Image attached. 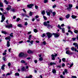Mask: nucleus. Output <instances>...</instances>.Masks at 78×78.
<instances>
[{
    "label": "nucleus",
    "instance_id": "1",
    "mask_svg": "<svg viewBox=\"0 0 78 78\" xmlns=\"http://www.w3.org/2000/svg\"><path fill=\"white\" fill-rule=\"evenodd\" d=\"M50 23V21H47V22H45L44 23V25L47 27L48 28L51 27V25L49 24L48 23Z\"/></svg>",
    "mask_w": 78,
    "mask_h": 78
},
{
    "label": "nucleus",
    "instance_id": "2",
    "mask_svg": "<svg viewBox=\"0 0 78 78\" xmlns=\"http://www.w3.org/2000/svg\"><path fill=\"white\" fill-rule=\"evenodd\" d=\"M46 35H47V36L48 37V38L49 39V38H50L51 36H52V35L53 34H52L51 33H46Z\"/></svg>",
    "mask_w": 78,
    "mask_h": 78
},
{
    "label": "nucleus",
    "instance_id": "3",
    "mask_svg": "<svg viewBox=\"0 0 78 78\" xmlns=\"http://www.w3.org/2000/svg\"><path fill=\"white\" fill-rule=\"evenodd\" d=\"M5 27L6 28H10L12 27V25L11 24H10L9 25H5Z\"/></svg>",
    "mask_w": 78,
    "mask_h": 78
},
{
    "label": "nucleus",
    "instance_id": "4",
    "mask_svg": "<svg viewBox=\"0 0 78 78\" xmlns=\"http://www.w3.org/2000/svg\"><path fill=\"white\" fill-rule=\"evenodd\" d=\"M53 35L55 37H58L59 36V33H53Z\"/></svg>",
    "mask_w": 78,
    "mask_h": 78
},
{
    "label": "nucleus",
    "instance_id": "5",
    "mask_svg": "<svg viewBox=\"0 0 78 78\" xmlns=\"http://www.w3.org/2000/svg\"><path fill=\"white\" fill-rule=\"evenodd\" d=\"M5 20V15H2V20H1V22H3L4 20Z\"/></svg>",
    "mask_w": 78,
    "mask_h": 78
},
{
    "label": "nucleus",
    "instance_id": "6",
    "mask_svg": "<svg viewBox=\"0 0 78 78\" xmlns=\"http://www.w3.org/2000/svg\"><path fill=\"white\" fill-rule=\"evenodd\" d=\"M33 6H34V5L33 4H30L27 5V7L28 8H31Z\"/></svg>",
    "mask_w": 78,
    "mask_h": 78
},
{
    "label": "nucleus",
    "instance_id": "7",
    "mask_svg": "<svg viewBox=\"0 0 78 78\" xmlns=\"http://www.w3.org/2000/svg\"><path fill=\"white\" fill-rule=\"evenodd\" d=\"M19 57H23L24 56V53L21 52L19 54Z\"/></svg>",
    "mask_w": 78,
    "mask_h": 78
},
{
    "label": "nucleus",
    "instance_id": "8",
    "mask_svg": "<svg viewBox=\"0 0 78 78\" xmlns=\"http://www.w3.org/2000/svg\"><path fill=\"white\" fill-rule=\"evenodd\" d=\"M21 72H25L26 71V69H25V67L23 66V67L21 69Z\"/></svg>",
    "mask_w": 78,
    "mask_h": 78
},
{
    "label": "nucleus",
    "instance_id": "9",
    "mask_svg": "<svg viewBox=\"0 0 78 78\" xmlns=\"http://www.w3.org/2000/svg\"><path fill=\"white\" fill-rule=\"evenodd\" d=\"M27 42H30V44H31V45H32L33 43V42H34V41H33L32 40L31 41H30V40H28L27 41Z\"/></svg>",
    "mask_w": 78,
    "mask_h": 78
},
{
    "label": "nucleus",
    "instance_id": "10",
    "mask_svg": "<svg viewBox=\"0 0 78 78\" xmlns=\"http://www.w3.org/2000/svg\"><path fill=\"white\" fill-rule=\"evenodd\" d=\"M8 7L6 8V9L7 10V11H9L10 9L11 8V7L9 5H8Z\"/></svg>",
    "mask_w": 78,
    "mask_h": 78
},
{
    "label": "nucleus",
    "instance_id": "11",
    "mask_svg": "<svg viewBox=\"0 0 78 78\" xmlns=\"http://www.w3.org/2000/svg\"><path fill=\"white\" fill-rule=\"evenodd\" d=\"M7 47H9L10 46V43L8 41L7 42Z\"/></svg>",
    "mask_w": 78,
    "mask_h": 78
},
{
    "label": "nucleus",
    "instance_id": "12",
    "mask_svg": "<svg viewBox=\"0 0 78 78\" xmlns=\"http://www.w3.org/2000/svg\"><path fill=\"white\" fill-rule=\"evenodd\" d=\"M5 39H6V40H9V42L10 41V40L11 39V37H6L5 38Z\"/></svg>",
    "mask_w": 78,
    "mask_h": 78
},
{
    "label": "nucleus",
    "instance_id": "13",
    "mask_svg": "<svg viewBox=\"0 0 78 78\" xmlns=\"http://www.w3.org/2000/svg\"><path fill=\"white\" fill-rule=\"evenodd\" d=\"M52 58L51 59L52 60H55V55L53 54L51 55Z\"/></svg>",
    "mask_w": 78,
    "mask_h": 78
},
{
    "label": "nucleus",
    "instance_id": "14",
    "mask_svg": "<svg viewBox=\"0 0 78 78\" xmlns=\"http://www.w3.org/2000/svg\"><path fill=\"white\" fill-rule=\"evenodd\" d=\"M71 50H72V51H76V49H75V48L73 47H72L71 48Z\"/></svg>",
    "mask_w": 78,
    "mask_h": 78
},
{
    "label": "nucleus",
    "instance_id": "15",
    "mask_svg": "<svg viewBox=\"0 0 78 78\" xmlns=\"http://www.w3.org/2000/svg\"><path fill=\"white\" fill-rule=\"evenodd\" d=\"M5 65H3L2 66L1 69H2V70H5Z\"/></svg>",
    "mask_w": 78,
    "mask_h": 78
},
{
    "label": "nucleus",
    "instance_id": "16",
    "mask_svg": "<svg viewBox=\"0 0 78 78\" xmlns=\"http://www.w3.org/2000/svg\"><path fill=\"white\" fill-rule=\"evenodd\" d=\"M33 51H30V50H29L28 51H27V52L28 53H33Z\"/></svg>",
    "mask_w": 78,
    "mask_h": 78
},
{
    "label": "nucleus",
    "instance_id": "17",
    "mask_svg": "<svg viewBox=\"0 0 78 78\" xmlns=\"http://www.w3.org/2000/svg\"><path fill=\"white\" fill-rule=\"evenodd\" d=\"M33 78V76L32 75H30L29 76H26V78Z\"/></svg>",
    "mask_w": 78,
    "mask_h": 78
},
{
    "label": "nucleus",
    "instance_id": "18",
    "mask_svg": "<svg viewBox=\"0 0 78 78\" xmlns=\"http://www.w3.org/2000/svg\"><path fill=\"white\" fill-rule=\"evenodd\" d=\"M56 65V63L54 62H51L50 63V66H52V65Z\"/></svg>",
    "mask_w": 78,
    "mask_h": 78
},
{
    "label": "nucleus",
    "instance_id": "19",
    "mask_svg": "<svg viewBox=\"0 0 78 78\" xmlns=\"http://www.w3.org/2000/svg\"><path fill=\"white\" fill-rule=\"evenodd\" d=\"M46 13H47L48 16H50V12H48V11H46Z\"/></svg>",
    "mask_w": 78,
    "mask_h": 78
},
{
    "label": "nucleus",
    "instance_id": "20",
    "mask_svg": "<svg viewBox=\"0 0 78 78\" xmlns=\"http://www.w3.org/2000/svg\"><path fill=\"white\" fill-rule=\"evenodd\" d=\"M73 45H75V47H78V44H77V43H74L73 44Z\"/></svg>",
    "mask_w": 78,
    "mask_h": 78
},
{
    "label": "nucleus",
    "instance_id": "21",
    "mask_svg": "<svg viewBox=\"0 0 78 78\" xmlns=\"http://www.w3.org/2000/svg\"><path fill=\"white\" fill-rule=\"evenodd\" d=\"M70 17V15L68 14L66 16V19H69Z\"/></svg>",
    "mask_w": 78,
    "mask_h": 78
},
{
    "label": "nucleus",
    "instance_id": "22",
    "mask_svg": "<svg viewBox=\"0 0 78 78\" xmlns=\"http://www.w3.org/2000/svg\"><path fill=\"white\" fill-rule=\"evenodd\" d=\"M17 27H22V24H19L17 25Z\"/></svg>",
    "mask_w": 78,
    "mask_h": 78
},
{
    "label": "nucleus",
    "instance_id": "23",
    "mask_svg": "<svg viewBox=\"0 0 78 78\" xmlns=\"http://www.w3.org/2000/svg\"><path fill=\"white\" fill-rule=\"evenodd\" d=\"M31 37H32V36L31 35H30L29 36V37L28 38V40H31Z\"/></svg>",
    "mask_w": 78,
    "mask_h": 78
},
{
    "label": "nucleus",
    "instance_id": "24",
    "mask_svg": "<svg viewBox=\"0 0 78 78\" xmlns=\"http://www.w3.org/2000/svg\"><path fill=\"white\" fill-rule=\"evenodd\" d=\"M69 8H72V6H73V5L72 4H69Z\"/></svg>",
    "mask_w": 78,
    "mask_h": 78
},
{
    "label": "nucleus",
    "instance_id": "25",
    "mask_svg": "<svg viewBox=\"0 0 78 78\" xmlns=\"http://www.w3.org/2000/svg\"><path fill=\"white\" fill-rule=\"evenodd\" d=\"M4 2L5 3L6 5H8V2L6 0H4Z\"/></svg>",
    "mask_w": 78,
    "mask_h": 78
},
{
    "label": "nucleus",
    "instance_id": "26",
    "mask_svg": "<svg viewBox=\"0 0 78 78\" xmlns=\"http://www.w3.org/2000/svg\"><path fill=\"white\" fill-rule=\"evenodd\" d=\"M0 7H3V3L0 2Z\"/></svg>",
    "mask_w": 78,
    "mask_h": 78
},
{
    "label": "nucleus",
    "instance_id": "27",
    "mask_svg": "<svg viewBox=\"0 0 78 78\" xmlns=\"http://www.w3.org/2000/svg\"><path fill=\"white\" fill-rule=\"evenodd\" d=\"M70 51H66V53L67 55H69V54H70Z\"/></svg>",
    "mask_w": 78,
    "mask_h": 78
},
{
    "label": "nucleus",
    "instance_id": "28",
    "mask_svg": "<svg viewBox=\"0 0 78 78\" xmlns=\"http://www.w3.org/2000/svg\"><path fill=\"white\" fill-rule=\"evenodd\" d=\"M21 63H22L23 64H25V62H26L25 61L23 60H22L21 61Z\"/></svg>",
    "mask_w": 78,
    "mask_h": 78
},
{
    "label": "nucleus",
    "instance_id": "29",
    "mask_svg": "<svg viewBox=\"0 0 78 78\" xmlns=\"http://www.w3.org/2000/svg\"><path fill=\"white\" fill-rule=\"evenodd\" d=\"M45 11L43 10V11H42L41 12L42 14L43 15H44V14H45Z\"/></svg>",
    "mask_w": 78,
    "mask_h": 78
},
{
    "label": "nucleus",
    "instance_id": "30",
    "mask_svg": "<svg viewBox=\"0 0 78 78\" xmlns=\"http://www.w3.org/2000/svg\"><path fill=\"white\" fill-rule=\"evenodd\" d=\"M72 17L73 19H75V18H76L77 17L75 15H72Z\"/></svg>",
    "mask_w": 78,
    "mask_h": 78
},
{
    "label": "nucleus",
    "instance_id": "31",
    "mask_svg": "<svg viewBox=\"0 0 78 78\" xmlns=\"http://www.w3.org/2000/svg\"><path fill=\"white\" fill-rule=\"evenodd\" d=\"M74 31L75 33H76V34H78V30H74Z\"/></svg>",
    "mask_w": 78,
    "mask_h": 78
},
{
    "label": "nucleus",
    "instance_id": "32",
    "mask_svg": "<svg viewBox=\"0 0 78 78\" xmlns=\"http://www.w3.org/2000/svg\"><path fill=\"white\" fill-rule=\"evenodd\" d=\"M52 72L53 73H55L56 72V70L55 69H53V70L52 71Z\"/></svg>",
    "mask_w": 78,
    "mask_h": 78
},
{
    "label": "nucleus",
    "instance_id": "33",
    "mask_svg": "<svg viewBox=\"0 0 78 78\" xmlns=\"http://www.w3.org/2000/svg\"><path fill=\"white\" fill-rule=\"evenodd\" d=\"M2 33H3V34H7V32H6L5 31H2Z\"/></svg>",
    "mask_w": 78,
    "mask_h": 78
},
{
    "label": "nucleus",
    "instance_id": "34",
    "mask_svg": "<svg viewBox=\"0 0 78 78\" xmlns=\"http://www.w3.org/2000/svg\"><path fill=\"white\" fill-rule=\"evenodd\" d=\"M62 32L63 33H65V29H64V28H62Z\"/></svg>",
    "mask_w": 78,
    "mask_h": 78
},
{
    "label": "nucleus",
    "instance_id": "35",
    "mask_svg": "<svg viewBox=\"0 0 78 78\" xmlns=\"http://www.w3.org/2000/svg\"><path fill=\"white\" fill-rule=\"evenodd\" d=\"M57 27L60 30L62 29V28L61 27V26H60V25H59V24H58Z\"/></svg>",
    "mask_w": 78,
    "mask_h": 78
},
{
    "label": "nucleus",
    "instance_id": "36",
    "mask_svg": "<svg viewBox=\"0 0 78 78\" xmlns=\"http://www.w3.org/2000/svg\"><path fill=\"white\" fill-rule=\"evenodd\" d=\"M64 72L66 73H68V71H67V69H65Z\"/></svg>",
    "mask_w": 78,
    "mask_h": 78
},
{
    "label": "nucleus",
    "instance_id": "37",
    "mask_svg": "<svg viewBox=\"0 0 78 78\" xmlns=\"http://www.w3.org/2000/svg\"><path fill=\"white\" fill-rule=\"evenodd\" d=\"M33 12H31L30 11V13H29V15L30 16H32V15H33Z\"/></svg>",
    "mask_w": 78,
    "mask_h": 78
},
{
    "label": "nucleus",
    "instance_id": "38",
    "mask_svg": "<svg viewBox=\"0 0 78 78\" xmlns=\"http://www.w3.org/2000/svg\"><path fill=\"white\" fill-rule=\"evenodd\" d=\"M15 11H16V10L14 9H12L11 10V11H12V12H15Z\"/></svg>",
    "mask_w": 78,
    "mask_h": 78
},
{
    "label": "nucleus",
    "instance_id": "39",
    "mask_svg": "<svg viewBox=\"0 0 78 78\" xmlns=\"http://www.w3.org/2000/svg\"><path fill=\"white\" fill-rule=\"evenodd\" d=\"M43 18L44 20H46L47 19V17L44 15H43Z\"/></svg>",
    "mask_w": 78,
    "mask_h": 78
},
{
    "label": "nucleus",
    "instance_id": "40",
    "mask_svg": "<svg viewBox=\"0 0 78 78\" xmlns=\"http://www.w3.org/2000/svg\"><path fill=\"white\" fill-rule=\"evenodd\" d=\"M52 14L53 16H55L56 15V12H52Z\"/></svg>",
    "mask_w": 78,
    "mask_h": 78
},
{
    "label": "nucleus",
    "instance_id": "41",
    "mask_svg": "<svg viewBox=\"0 0 78 78\" xmlns=\"http://www.w3.org/2000/svg\"><path fill=\"white\" fill-rule=\"evenodd\" d=\"M76 39V37H73L72 38V39L73 41H75Z\"/></svg>",
    "mask_w": 78,
    "mask_h": 78
},
{
    "label": "nucleus",
    "instance_id": "42",
    "mask_svg": "<svg viewBox=\"0 0 78 78\" xmlns=\"http://www.w3.org/2000/svg\"><path fill=\"white\" fill-rule=\"evenodd\" d=\"M34 31L35 32V33H37V30L36 29H34Z\"/></svg>",
    "mask_w": 78,
    "mask_h": 78
},
{
    "label": "nucleus",
    "instance_id": "43",
    "mask_svg": "<svg viewBox=\"0 0 78 78\" xmlns=\"http://www.w3.org/2000/svg\"><path fill=\"white\" fill-rule=\"evenodd\" d=\"M39 60L40 61H43V58H42V57H41L39 58Z\"/></svg>",
    "mask_w": 78,
    "mask_h": 78
},
{
    "label": "nucleus",
    "instance_id": "44",
    "mask_svg": "<svg viewBox=\"0 0 78 78\" xmlns=\"http://www.w3.org/2000/svg\"><path fill=\"white\" fill-rule=\"evenodd\" d=\"M45 34H43L42 35H41V37H45Z\"/></svg>",
    "mask_w": 78,
    "mask_h": 78
},
{
    "label": "nucleus",
    "instance_id": "45",
    "mask_svg": "<svg viewBox=\"0 0 78 78\" xmlns=\"http://www.w3.org/2000/svg\"><path fill=\"white\" fill-rule=\"evenodd\" d=\"M11 75V73H7L6 74V76H7L8 75Z\"/></svg>",
    "mask_w": 78,
    "mask_h": 78
},
{
    "label": "nucleus",
    "instance_id": "46",
    "mask_svg": "<svg viewBox=\"0 0 78 78\" xmlns=\"http://www.w3.org/2000/svg\"><path fill=\"white\" fill-rule=\"evenodd\" d=\"M15 75L16 76H19V73H15Z\"/></svg>",
    "mask_w": 78,
    "mask_h": 78
},
{
    "label": "nucleus",
    "instance_id": "47",
    "mask_svg": "<svg viewBox=\"0 0 78 78\" xmlns=\"http://www.w3.org/2000/svg\"><path fill=\"white\" fill-rule=\"evenodd\" d=\"M62 60L63 61V62H66V61H65L66 60V58H62Z\"/></svg>",
    "mask_w": 78,
    "mask_h": 78
},
{
    "label": "nucleus",
    "instance_id": "48",
    "mask_svg": "<svg viewBox=\"0 0 78 78\" xmlns=\"http://www.w3.org/2000/svg\"><path fill=\"white\" fill-rule=\"evenodd\" d=\"M11 63L9 62L8 63V66L9 67H10L11 66Z\"/></svg>",
    "mask_w": 78,
    "mask_h": 78
},
{
    "label": "nucleus",
    "instance_id": "49",
    "mask_svg": "<svg viewBox=\"0 0 78 78\" xmlns=\"http://www.w3.org/2000/svg\"><path fill=\"white\" fill-rule=\"evenodd\" d=\"M59 19L60 20L62 21L63 20H64V19L63 18H59Z\"/></svg>",
    "mask_w": 78,
    "mask_h": 78
},
{
    "label": "nucleus",
    "instance_id": "50",
    "mask_svg": "<svg viewBox=\"0 0 78 78\" xmlns=\"http://www.w3.org/2000/svg\"><path fill=\"white\" fill-rule=\"evenodd\" d=\"M21 16H23V17H24V16H25V14L23 13H21Z\"/></svg>",
    "mask_w": 78,
    "mask_h": 78
},
{
    "label": "nucleus",
    "instance_id": "51",
    "mask_svg": "<svg viewBox=\"0 0 78 78\" xmlns=\"http://www.w3.org/2000/svg\"><path fill=\"white\" fill-rule=\"evenodd\" d=\"M48 2V0H44V3H47Z\"/></svg>",
    "mask_w": 78,
    "mask_h": 78
},
{
    "label": "nucleus",
    "instance_id": "52",
    "mask_svg": "<svg viewBox=\"0 0 78 78\" xmlns=\"http://www.w3.org/2000/svg\"><path fill=\"white\" fill-rule=\"evenodd\" d=\"M20 18H17V19H16V22H19V20H20Z\"/></svg>",
    "mask_w": 78,
    "mask_h": 78
},
{
    "label": "nucleus",
    "instance_id": "53",
    "mask_svg": "<svg viewBox=\"0 0 78 78\" xmlns=\"http://www.w3.org/2000/svg\"><path fill=\"white\" fill-rule=\"evenodd\" d=\"M35 7L36 9H38V6L37 5H35Z\"/></svg>",
    "mask_w": 78,
    "mask_h": 78
},
{
    "label": "nucleus",
    "instance_id": "54",
    "mask_svg": "<svg viewBox=\"0 0 78 78\" xmlns=\"http://www.w3.org/2000/svg\"><path fill=\"white\" fill-rule=\"evenodd\" d=\"M43 44L44 45H46V42L45 41H44L43 42Z\"/></svg>",
    "mask_w": 78,
    "mask_h": 78
},
{
    "label": "nucleus",
    "instance_id": "55",
    "mask_svg": "<svg viewBox=\"0 0 78 78\" xmlns=\"http://www.w3.org/2000/svg\"><path fill=\"white\" fill-rule=\"evenodd\" d=\"M73 66V63H72L70 65V67H72Z\"/></svg>",
    "mask_w": 78,
    "mask_h": 78
},
{
    "label": "nucleus",
    "instance_id": "56",
    "mask_svg": "<svg viewBox=\"0 0 78 78\" xmlns=\"http://www.w3.org/2000/svg\"><path fill=\"white\" fill-rule=\"evenodd\" d=\"M72 77L73 78H77L76 76H72Z\"/></svg>",
    "mask_w": 78,
    "mask_h": 78
},
{
    "label": "nucleus",
    "instance_id": "57",
    "mask_svg": "<svg viewBox=\"0 0 78 78\" xmlns=\"http://www.w3.org/2000/svg\"><path fill=\"white\" fill-rule=\"evenodd\" d=\"M73 54V52H70L69 54V55H72Z\"/></svg>",
    "mask_w": 78,
    "mask_h": 78
},
{
    "label": "nucleus",
    "instance_id": "58",
    "mask_svg": "<svg viewBox=\"0 0 78 78\" xmlns=\"http://www.w3.org/2000/svg\"><path fill=\"white\" fill-rule=\"evenodd\" d=\"M25 25H26V26H27V25H28V23H27V22H25Z\"/></svg>",
    "mask_w": 78,
    "mask_h": 78
},
{
    "label": "nucleus",
    "instance_id": "59",
    "mask_svg": "<svg viewBox=\"0 0 78 78\" xmlns=\"http://www.w3.org/2000/svg\"><path fill=\"white\" fill-rule=\"evenodd\" d=\"M13 34L12 33H11L10 35L11 37H12L13 36Z\"/></svg>",
    "mask_w": 78,
    "mask_h": 78
},
{
    "label": "nucleus",
    "instance_id": "60",
    "mask_svg": "<svg viewBox=\"0 0 78 78\" xmlns=\"http://www.w3.org/2000/svg\"><path fill=\"white\" fill-rule=\"evenodd\" d=\"M23 12H25L26 13H27L26 12V10H25V9H23Z\"/></svg>",
    "mask_w": 78,
    "mask_h": 78
},
{
    "label": "nucleus",
    "instance_id": "61",
    "mask_svg": "<svg viewBox=\"0 0 78 78\" xmlns=\"http://www.w3.org/2000/svg\"><path fill=\"white\" fill-rule=\"evenodd\" d=\"M39 18V16L38 15L36 16H35V19H37V18Z\"/></svg>",
    "mask_w": 78,
    "mask_h": 78
},
{
    "label": "nucleus",
    "instance_id": "62",
    "mask_svg": "<svg viewBox=\"0 0 78 78\" xmlns=\"http://www.w3.org/2000/svg\"><path fill=\"white\" fill-rule=\"evenodd\" d=\"M3 60H4V61H6V58H5V57H3Z\"/></svg>",
    "mask_w": 78,
    "mask_h": 78
},
{
    "label": "nucleus",
    "instance_id": "63",
    "mask_svg": "<svg viewBox=\"0 0 78 78\" xmlns=\"http://www.w3.org/2000/svg\"><path fill=\"white\" fill-rule=\"evenodd\" d=\"M60 77L61 78H64V77L63 76V75H61L60 76Z\"/></svg>",
    "mask_w": 78,
    "mask_h": 78
},
{
    "label": "nucleus",
    "instance_id": "64",
    "mask_svg": "<svg viewBox=\"0 0 78 78\" xmlns=\"http://www.w3.org/2000/svg\"><path fill=\"white\" fill-rule=\"evenodd\" d=\"M0 9L1 10V11H3V9L2 8H0Z\"/></svg>",
    "mask_w": 78,
    "mask_h": 78
}]
</instances>
